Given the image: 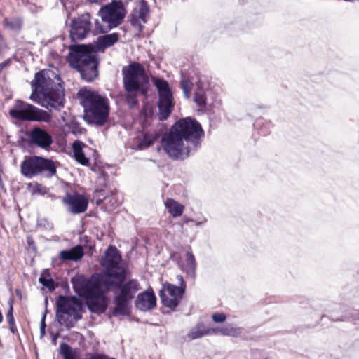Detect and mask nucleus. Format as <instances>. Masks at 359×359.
<instances>
[{
	"label": "nucleus",
	"instance_id": "nucleus-1",
	"mask_svg": "<svg viewBox=\"0 0 359 359\" xmlns=\"http://www.w3.org/2000/svg\"><path fill=\"white\" fill-rule=\"evenodd\" d=\"M203 135L202 127L196 120L189 117L182 118L163 135V147L172 158L184 160L200 147Z\"/></svg>",
	"mask_w": 359,
	"mask_h": 359
},
{
	"label": "nucleus",
	"instance_id": "nucleus-2",
	"mask_svg": "<svg viewBox=\"0 0 359 359\" xmlns=\"http://www.w3.org/2000/svg\"><path fill=\"white\" fill-rule=\"evenodd\" d=\"M32 93L29 99L51 111L59 110L65 105V90L58 75L42 70L35 74L31 82Z\"/></svg>",
	"mask_w": 359,
	"mask_h": 359
},
{
	"label": "nucleus",
	"instance_id": "nucleus-3",
	"mask_svg": "<svg viewBox=\"0 0 359 359\" xmlns=\"http://www.w3.org/2000/svg\"><path fill=\"white\" fill-rule=\"evenodd\" d=\"M69 50L67 60L69 65L79 72L83 80L90 82L97 77L99 62L91 45H71Z\"/></svg>",
	"mask_w": 359,
	"mask_h": 359
},
{
	"label": "nucleus",
	"instance_id": "nucleus-4",
	"mask_svg": "<svg viewBox=\"0 0 359 359\" xmlns=\"http://www.w3.org/2000/svg\"><path fill=\"white\" fill-rule=\"evenodd\" d=\"M75 292L86 300L88 309L93 313H102L107 309V298L102 290V282L98 278L77 276L72 279Z\"/></svg>",
	"mask_w": 359,
	"mask_h": 359
},
{
	"label": "nucleus",
	"instance_id": "nucleus-5",
	"mask_svg": "<svg viewBox=\"0 0 359 359\" xmlns=\"http://www.w3.org/2000/svg\"><path fill=\"white\" fill-rule=\"evenodd\" d=\"M78 97L84 109V118L87 122L102 126L107 122L109 115V101L107 97L97 92L81 89Z\"/></svg>",
	"mask_w": 359,
	"mask_h": 359
},
{
	"label": "nucleus",
	"instance_id": "nucleus-6",
	"mask_svg": "<svg viewBox=\"0 0 359 359\" xmlns=\"http://www.w3.org/2000/svg\"><path fill=\"white\" fill-rule=\"evenodd\" d=\"M123 81L127 93L126 100L130 107L137 103V93L143 83L148 81L144 67L137 62H133L123 69Z\"/></svg>",
	"mask_w": 359,
	"mask_h": 359
},
{
	"label": "nucleus",
	"instance_id": "nucleus-7",
	"mask_svg": "<svg viewBox=\"0 0 359 359\" xmlns=\"http://www.w3.org/2000/svg\"><path fill=\"white\" fill-rule=\"evenodd\" d=\"M126 11L121 1H113L100 8L98 14L103 25L98 20L95 21V30L98 33H106L111 29L121 25Z\"/></svg>",
	"mask_w": 359,
	"mask_h": 359
},
{
	"label": "nucleus",
	"instance_id": "nucleus-8",
	"mask_svg": "<svg viewBox=\"0 0 359 359\" xmlns=\"http://www.w3.org/2000/svg\"><path fill=\"white\" fill-rule=\"evenodd\" d=\"M81 303L76 297L60 295L56 300V318L60 325L72 326L73 321L81 318L79 311Z\"/></svg>",
	"mask_w": 359,
	"mask_h": 359
},
{
	"label": "nucleus",
	"instance_id": "nucleus-9",
	"mask_svg": "<svg viewBox=\"0 0 359 359\" xmlns=\"http://www.w3.org/2000/svg\"><path fill=\"white\" fill-rule=\"evenodd\" d=\"M9 114L12 118L20 121L48 123L52 120V116L48 111L22 100L15 102L14 107L10 109Z\"/></svg>",
	"mask_w": 359,
	"mask_h": 359
},
{
	"label": "nucleus",
	"instance_id": "nucleus-10",
	"mask_svg": "<svg viewBox=\"0 0 359 359\" xmlns=\"http://www.w3.org/2000/svg\"><path fill=\"white\" fill-rule=\"evenodd\" d=\"M20 169L21 173L29 178L41 173L50 177L56 173V167L53 161L36 156L26 158L22 162Z\"/></svg>",
	"mask_w": 359,
	"mask_h": 359
},
{
	"label": "nucleus",
	"instance_id": "nucleus-11",
	"mask_svg": "<svg viewBox=\"0 0 359 359\" xmlns=\"http://www.w3.org/2000/svg\"><path fill=\"white\" fill-rule=\"evenodd\" d=\"M121 255L118 249L114 246H109L105 252V257L102 262V266L105 269V276L119 283L124 281L126 270L121 265Z\"/></svg>",
	"mask_w": 359,
	"mask_h": 359
},
{
	"label": "nucleus",
	"instance_id": "nucleus-12",
	"mask_svg": "<svg viewBox=\"0 0 359 359\" xmlns=\"http://www.w3.org/2000/svg\"><path fill=\"white\" fill-rule=\"evenodd\" d=\"M153 83L158 93V118L161 121L166 120L170 115L174 104L173 97L168 83L163 79L153 78Z\"/></svg>",
	"mask_w": 359,
	"mask_h": 359
},
{
	"label": "nucleus",
	"instance_id": "nucleus-13",
	"mask_svg": "<svg viewBox=\"0 0 359 359\" xmlns=\"http://www.w3.org/2000/svg\"><path fill=\"white\" fill-rule=\"evenodd\" d=\"M180 286H176L170 283H165L159 292V296L163 306L175 310L179 305L182 295L184 292L186 285L183 277L180 275L176 277Z\"/></svg>",
	"mask_w": 359,
	"mask_h": 359
},
{
	"label": "nucleus",
	"instance_id": "nucleus-14",
	"mask_svg": "<svg viewBox=\"0 0 359 359\" xmlns=\"http://www.w3.org/2000/svg\"><path fill=\"white\" fill-rule=\"evenodd\" d=\"M91 29L90 15L84 13L72 19L70 25V38L72 41L84 39Z\"/></svg>",
	"mask_w": 359,
	"mask_h": 359
},
{
	"label": "nucleus",
	"instance_id": "nucleus-15",
	"mask_svg": "<svg viewBox=\"0 0 359 359\" xmlns=\"http://www.w3.org/2000/svg\"><path fill=\"white\" fill-rule=\"evenodd\" d=\"M104 285L107 290L113 285L117 287L119 289V293L117 294L130 300L134 298L135 294L140 289L138 281L134 279L130 280L126 283H123V281L119 283L117 280L109 283L108 280H106Z\"/></svg>",
	"mask_w": 359,
	"mask_h": 359
},
{
	"label": "nucleus",
	"instance_id": "nucleus-16",
	"mask_svg": "<svg viewBox=\"0 0 359 359\" xmlns=\"http://www.w3.org/2000/svg\"><path fill=\"white\" fill-rule=\"evenodd\" d=\"M62 203L67 206L69 212L77 215L84 212L88 205V199L79 194H67L62 198Z\"/></svg>",
	"mask_w": 359,
	"mask_h": 359
},
{
	"label": "nucleus",
	"instance_id": "nucleus-17",
	"mask_svg": "<svg viewBox=\"0 0 359 359\" xmlns=\"http://www.w3.org/2000/svg\"><path fill=\"white\" fill-rule=\"evenodd\" d=\"M149 11L147 3L142 0L139 1L130 15V24L138 32L142 31L144 25L147 21V15Z\"/></svg>",
	"mask_w": 359,
	"mask_h": 359
},
{
	"label": "nucleus",
	"instance_id": "nucleus-18",
	"mask_svg": "<svg viewBox=\"0 0 359 359\" xmlns=\"http://www.w3.org/2000/svg\"><path fill=\"white\" fill-rule=\"evenodd\" d=\"M27 136L32 144L42 149H48L53 143V138L46 130L34 127L27 133Z\"/></svg>",
	"mask_w": 359,
	"mask_h": 359
},
{
	"label": "nucleus",
	"instance_id": "nucleus-19",
	"mask_svg": "<svg viewBox=\"0 0 359 359\" xmlns=\"http://www.w3.org/2000/svg\"><path fill=\"white\" fill-rule=\"evenodd\" d=\"M136 307L141 311H149L156 306V297L153 291H145L138 294Z\"/></svg>",
	"mask_w": 359,
	"mask_h": 359
},
{
	"label": "nucleus",
	"instance_id": "nucleus-20",
	"mask_svg": "<svg viewBox=\"0 0 359 359\" xmlns=\"http://www.w3.org/2000/svg\"><path fill=\"white\" fill-rule=\"evenodd\" d=\"M179 266L184 271L188 276L192 279L195 278L196 262L195 257L191 250H187L184 259L179 262Z\"/></svg>",
	"mask_w": 359,
	"mask_h": 359
},
{
	"label": "nucleus",
	"instance_id": "nucleus-21",
	"mask_svg": "<svg viewBox=\"0 0 359 359\" xmlns=\"http://www.w3.org/2000/svg\"><path fill=\"white\" fill-rule=\"evenodd\" d=\"M118 40V34L116 33H112L110 34H105L100 36L97 39V41L94 50L96 52H104V50L114 43Z\"/></svg>",
	"mask_w": 359,
	"mask_h": 359
},
{
	"label": "nucleus",
	"instance_id": "nucleus-22",
	"mask_svg": "<svg viewBox=\"0 0 359 359\" xmlns=\"http://www.w3.org/2000/svg\"><path fill=\"white\" fill-rule=\"evenodd\" d=\"M210 334H220L223 336L238 337L241 334V328L233 325L228 324L222 327L209 329Z\"/></svg>",
	"mask_w": 359,
	"mask_h": 359
},
{
	"label": "nucleus",
	"instance_id": "nucleus-23",
	"mask_svg": "<svg viewBox=\"0 0 359 359\" xmlns=\"http://www.w3.org/2000/svg\"><path fill=\"white\" fill-rule=\"evenodd\" d=\"M131 300L126 297L115 294L114 302L115 306L113 310V315L116 316L119 315H127L129 312L130 303Z\"/></svg>",
	"mask_w": 359,
	"mask_h": 359
},
{
	"label": "nucleus",
	"instance_id": "nucleus-24",
	"mask_svg": "<svg viewBox=\"0 0 359 359\" xmlns=\"http://www.w3.org/2000/svg\"><path fill=\"white\" fill-rule=\"evenodd\" d=\"M2 25L4 29L18 32L21 30L23 25V20L20 16H11L4 18Z\"/></svg>",
	"mask_w": 359,
	"mask_h": 359
},
{
	"label": "nucleus",
	"instance_id": "nucleus-25",
	"mask_svg": "<svg viewBox=\"0 0 359 359\" xmlns=\"http://www.w3.org/2000/svg\"><path fill=\"white\" fill-rule=\"evenodd\" d=\"M83 256V250L81 245H76L69 250L60 252V257L62 260L77 261Z\"/></svg>",
	"mask_w": 359,
	"mask_h": 359
},
{
	"label": "nucleus",
	"instance_id": "nucleus-26",
	"mask_svg": "<svg viewBox=\"0 0 359 359\" xmlns=\"http://www.w3.org/2000/svg\"><path fill=\"white\" fill-rule=\"evenodd\" d=\"M83 147H87L82 142L79 140L75 141L72 144V149L75 160L83 165H87L89 161L88 158L86 157L83 151Z\"/></svg>",
	"mask_w": 359,
	"mask_h": 359
},
{
	"label": "nucleus",
	"instance_id": "nucleus-27",
	"mask_svg": "<svg viewBox=\"0 0 359 359\" xmlns=\"http://www.w3.org/2000/svg\"><path fill=\"white\" fill-rule=\"evenodd\" d=\"M165 206L168 212L173 217H180L184 210V206L172 198H167Z\"/></svg>",
	"mask_w": 359,
	"mask_h": 359
},
{
	"label": "nucleus",
	"instance_id": "nucleus-28",
	"mask_svg": "<svg viewBox=\"0 0 359 359\" xmlns=\"http://www.w3.org/2000/svg\"><path fill=\"white\" fill-rule=\"evenodd\" d=\"M209 327L203 324H198L189 332V337L191 339L200 338L204 335L210 334Z\"/></svg>",
	"mask_w": 359,
	"mask_h": 359
},
{
	"label": "nucleus",
	"instance_id": "nucleus-29",
	"mask_svg": "<svg viewBox=\"0 0 359 359\" xmlns=\"http://www.w3.org/2000/svg\"><path fill=\"white\" fill-rule=\"evenodd\" d=\"M180 86L183 90L184 97L187 99L190 97V92L192 88V82L185 75L182 74L181 76Z\"/></svg>",
	"mask_w": 359,
	"mask_h": 359
},
{
	"label": "nucleus",
	"instance_id": "nucleus-30",
	"mask_svg": "<svg viewBox=\"0 0 359 359\" xmlns=\"http://www.w3.org/2000/svg\"><path fill=\"white\" fill-rule=\"evenodd\" d=\"M60 351L65 359H76L75 351L67 344L60 345Z\"/></svg>",
	"mask_w": 359,
	"mask_h": 359
},
{
	"label": "nucleus",
	"instance_id": "nucleus-31",
	"mask_svg": "<svg viewBox=\"0 0 359 359\" xmlns=\"http://www.w3.org/2000/svg\"><path fill=\"white\" fill-rule=\"evenodd\" d=\"M40 283L44 287H47L50 291H53L55 289V284L52 278H46L43 276H41L39 279Z\"/></svg>",
	"mask_w": 359,
	"mask_h": 359
},
{
	"label": "nucleus",
	"instance_id": "nucleus-32",
	"mask_svg": "<svg viewBox=\"0 0 359 359\" xmlns=\"http://www.w3.org/2000/svg\"><path fill=\"white\" fill-rule=\"evenodd\" d=\"M194 100L197 105L201 107L205 106L206 99L204 93L202 91L196 92L194 95Z\"/></svg>",
	"mask_w": 359,
	"mask_h": 359
},
{
	"label": "nucleus",
	"instance_id": "nucleus-33",
	"mask_svg": "<svg viewBox=\"0 0 359 359\" xmlns=\"http://www.w3.org/2000/svg\"><path fill=\"white\" fill-rule=\"evenodd\" d=\"M104 200L107 203H110L112 208H115L119 205L121 203V201L119 200L116 195L113 194L110 196H107L104 198Z\"/></svg>",
	"mask_w": 359,
	"mask_h": 359
},
{
	"label": "nucleus",
	"instance_id": "nucleus-34",
	"mask_svg": "<svg viewBox=\"0 0 359 359\" xmlns=\"http://www.w3.org/2000/svg\"><path fill=\"white\" fill-rule=\"evenodd\" d=\"M32 187L33 194H37L40 195H45L46 194H47V189L40 184L35 183L34 184H33Z\"/></svg>",
	"mask_w": 359,
	"mask_h": 359
},
{
	"label": "nucleus",
	"instance_id": "nucleus-35",
	"mask_svg": "<svg viewBox=\"0 0 359 359\" xmlns=\"http://www.w3.org/2000/svg\"><path fill=\"white\" fill-rule=\"evenodd\" d=\"M212 318L215 323H223L226 320V315L223 313H215Z\"/></svg>",
	"mask_w": 359,
	"mask_h": 359
},
{
	"label": "nucleus",
	"instance_id": "nucleus-36",
	"mask_svg": "<svg viewBox=\"0 0 359 359\" xmlns=\"http://www.w3.org/2000/svg\"><path fill=\"white\" fill-rule=\"evenodd\" d=\"M13 308L12 304H11L10 307H9V309L8 311V313L6 314V318H7V320H8V323H12L15 322V319H14V317H13Z\"/></svg>",
	"mask_w": 359,
	"mask_h": 359
},
{
	"label": "nucleus",
	"instance_id": "nucleus-37",
	"mask_svg": "<svg viewBox=\"0 0 359 359\" xmlns=\"http://www.w3.org/2000/svg\"><path fill=\"white\" fill-rule=\"evenodd\" d=\"M8 325H9V329H10L11 332L13 334H15L17 332V328H16L15 322L12 323H8Z\"/></svg>",
	"mask_w": 359,
	"mask_h": 359
},
{
	"label": "nucleus",
	"instance_id": "nucleus-38",
	"mask_svg": "<svg viewBox=\"0 0 359 359\" xmlns=\"http://www.w3.org/2000/svg\"><path fill=\"white\" fill-rule=\"evenodd\" d=\"M45 319H46V313L43 314V316L41 318V323H40V328L46 329V325L45 323Z\"/></svg>",
	"mask_w": 359,
	"mask_h": 359
},
{
	"label": "nucleus",
	"instance_id": "nucleus-39",
	"mask_svg": "<svg viewBox=\"0 0 359 359\" xmlns=\"http://www.w3.org/2000/svg\"><path fill=\"white\" fill-rule=\"evenodd\" d=\"M206 221H207V220H206V219H205V218H203V219L202 220H201V221H198V220L194 221V222H195V224H196V226H202V225H203V224L206 222Z\"/></svg>",
	"mask_w": 359,
	"mask_h": 359
},
{
	"label": "nucleus",
	"instance_id": "nucleus-40",
	"mask_svg": "<svg viewBox=\"0 0 359 359\" xmlns=\"http://www.w3.org/2000/svg\"><path fill=\"white\" fill-rule=\"evenodd\" d=\"M46 333V329L40 328V334L41 337H43Z\"/></svg>",
	"mask_w": 359,
	"mask_h": 359
},
{
	"label": "nucleus",
	"instance_id": "nucleus-41",
	"mask_svg": "<svg viewBox=\"0 0 359 359\" xmlns=\"http://www.w3.org/2000/svg\"><path fill=\"white\" fill-rule=\"evenodd\" d=\"M189 222H194V219H189V218H184V223L188 224Z\"/></svg>",
	"mask_w": 359,
	"mask_h": 359
},
{
	"label": "nucleus",
	"instance_id": "nucleus-42",
	"mask_svg": "<svg viewBox=\"0 0 359 359\" xmlns=\"http://www.w3.org/2000/svg\"><path fill=\"white\" fill-rule=\"evenodd\" d=\"M90 3H100L103 0H88Z\"/></svg>",
	"mask_w": 359,
	"mask_h": 359
},
{
	"label": "nucleus",
	"instance_id": "nucleus-43",
	"mask_svg": "<svg viewBox=\"0 0 359 359\" xmlns=\"http://www.w3.org/2000/svg\"><path fill=\"white\" fill-rule=\"evenodd\" d=\"M2 320H3V316H2L1 312L0 311V323H1Z\"/></svg>",
	"mask_w": 359,
	"mask_h": 359
}]
</instances>
